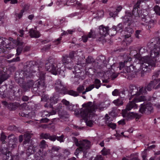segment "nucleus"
Instances as JSON below:
<instances>
[{"mask_svg":"<svg viewBox=\"0 0 160 160\" xmlns=\"http://www.w3.org/2000/svg\"><path fill=\"white\" fill-rule=\"evenodd\" d=\"M49 135L48 133H42L40 135V137L41 138L47 139H48L49 137Z\"/></svg>","mask_w":160,"mask_h":160,"instance_id":"nucleus-41","label":"nucleus"},{"mask_svg":"<svg viewBox=\"0 0 160 160\" xmlns=\"http://www.w3.org/2000/svg\"><path fill=\"white\" fill-rule=\"evenodd\" d=\"M37 87H34L33 89H32V91H35L36 92H44L45 91V88H44L43 89H42V88H41V87L40 88H39L38 87V86H40L38 82L37 83Z\"/></svg>","mask_w":160,"mask_h":160,"instance_id":"nucleus-31","label":"nucleus"},{"mask_svg":"<svg viewBox=\"0 0 160 160\" xmlns=\"http://www.w3.org/2000/svg\"><path fill=\"white\" fill-rule=\"evenodd\" d=\"M93 122L92 120L86 121V123L87 125L89 127H92V126Z\"/></svg>","mask_w":160,"mask_h":160,"instance_id":"nucleus-62","label":"nucleus"},{"mask_svg":"<svg viewBox=\"0 0 160 160\" xmlns=\"http://www.w3.org/2000/svg\"><path fill=\"white\" fill-rule=\"evenodd\" d=\"M156 21L151 18V20H150V22H148L147 24V25H148V28H151L152 27H153L154 24L156 23Z\"/></svg>","mask_w":160,"mask_h":160,"instance_id":"nucleus-42","label":"nucleus"},{"mask_svg":"<svg viewBox=\"0 0 160 160\" xmlns=\"http://www.w3.org/2000/svg\"><path fill=\"white\" fill-rule=\"evenodd\" d=\"M89 160H104V158L102 155H98L95 157H91Z\"/></svg>","mask_w":160,"mask_h":160,"instance_id":"nucleus-34","label":"nucleus"},{"mask_svg":"<svg viewBox=\"0 0 160 160\" xmlns=\"http://www.w3.org/2000/svg\"><path fill=\"white\" fill-rule=\"evenodd\" d=\"M153 10L157 15L160 16V7L158 5H155L154 7Z\"/></svg>","mask_w":160,"mask_h":160,"instance_id":"nucleus-36","label":"nucleus"},{"mask_svg":"<svg viewBox=\"0 0 160 160\" xmlns=\"http://www.w3.org/2000/svg\"><path fill=\"white\" fill-rule=\"evenodd\" d=\"M141 31L139 30H137L136 31L135 34V37L137 38H139V35L140 34Z\"/></svg>","mask_w":160,"mask_h":160,"instance_id":"nucleus-63","label":"nucleus"},{"mask_svg":"<svg viewBox=\"0 0 160 160\" xmlns=\"http://www.w3.org/2000/svg\"><path fill=\"white\" fill-rule=\"evenodd\" d=\"M80 144L78 147L82 149L83 152H85V151H87V149H89L91 146L90 142L88 140H84L80 141Z\"/></svg>","mask_w":160,"mask_h":160,"instance_id":"nucleus-13","label":"nucleus"},{"mask_svg":"<svg viewBox=\"0 0 160 160\" xmlns=\"http://www.w3.org/2000/svg\"><path fill=\"white\" fill-rule=\"evenodd\" d=\"M108 127L110 128L113 129H114L116 128V125L115 123L112 122L109 125H107Z\"/></svg>","mask_w":160,"mask_h":160,"instance_id":"nucleus-54","label":"nucleus"},{"mask_svg":"<svg viewBox=\"0 0 160 160\" xmlns=\"http://www.w3.org/2000/svg\"><path fill=\"white\" fill-rule=\"evenodd\" d=\"M66 94H68L74 97H77L79 95L78 93L77 92L72 90L66 91Z\"/></svg>","mask_w":160,"mask_h":160,"instance_id":"nucleus-27","label":"nucleus"},{"mask_svg":"<svg viewBox=\"0 0 160 160\" xmlns=\"http://www.w3.org/2000/svg\"><path fill=\"white\" fill-rule=\"evenodd\" d=\"M116 29L117 32L120 31V32L122 31L123 29L122 24L121 23H119L118 25L116 26Z\"/></svg>","mask_w":160,"mask_h":160,"instance_id":"nucleus-46","label":"nucleus"},{"mask_svg":"<svg viewBox=\"0 0 160 160\" xmlns=\"http://www.w3.org/2000/svg\"><path fill=\"white\" fill-rule=\"evenodd\" d=\"M24 12L23 9L21 10L19 13H16L15 15L16 17H18L19 19H20L22 17Z\"/></svg>","mask_w":160,"mask_h":160,"instance_id":"nucleus-48","label":"nucleus"},{"mask_svg":"<svg viewBox=\"0 0 160 160\" xmlns=\"http://www.w3.org/2000/svg\"><path fill=\"white\" fill-rule=\"evenodd\" d=\"M72 138L76 145L78 147V146L80 144V141L79 142H78V139L76 138L75 137H72Z\"/></svg>","mask_w":160,"mask_h":160,"instance_id":"nucleus-61","label":"nucleus"},{"mask_svg":"<svg viewBox=\"0 0 160 160\" xmlns=\"http://www.w3.org/2000/svg\"><path fill=\"white\" fill-rule=\"evenodd\" d=\"M138 8L137 7H136L134 8L132 13H131L128 11L131 14L132 16L130 18V20H136L137 21L136 18L138 17L139 15V13L138 12Z\"/></svg>","mask_w":160,"mask_h":160,"instance_id":"nucleus-16","label":"nucleus"},{"mask_svg":"<svg viewBox=\"0 0 160 160\" xmlns=\"http://www.w3.org/2000/svg\"><path fill=\"white\" fill-rule=\"evenodd\" d=\"M131 60L130 57H128V61H124V62H120L119 63V68L120 70H121L125 65V63L127 62L128 61H130Z\"/></svg>","mask_w":160,"mask_h":160,"instance_id":"nucleus-38","label":"nucleus"},{"mask_svg":"<svg viewBox=\"0 0 160 160\" xmlns=\"http://www.w3.org/2000/svg\"><path fill=\"white\" fill-rule=\"evenodd\" d=\"M48 96L47 95H43L42 96L41 100L42 101H46L48 99Z\"/></svg>","mask_w":160,"mask_h":160,"instance_id":"nucleus-60","label":"nucleus"},{"mask_svg":"<svg viewBox=\"0 0 160 160\" xmlns=\"http://www.w3.org/2000/svg\"><path fill=\"white\" fill-rule=\"evenodd\" d=\"M151 20V18L148 16H143V17H142L141 21L142 22V24H144L143 23V22H144L146 23V24H147L149 22H150V20Z\"/></svg>","mask_w":160,"mask_h":160,"instance_id":"nucleus-29","label":"nucleus"},{"mask_svg":"<svg viewBox=\"0 0 160 160\" xmlns=\"http://www.w3.org/2000/svg\"><path fill=\"white\" fill-rule=\"evenodd\" d=\"M138 91V88L136 86H131L129 87V92L132 95H138L141 94H145L147 92L146 89L143 87L140 88L139 91Z\"/></svg>","mask_w":160,"mask_h":160,"instance_id":"nucleus-8","label":"nucleus"},{"mask_svg":"<svg viewBox=\"0 0 160 160\" xmlns=\"http://www.w3.org/2000/svg\"><path fill=\"white\" fill-rule=\"evenodd\" d=\"M20 61V58L19 57H17L16 58H13L11 60H9V62H17Z\"/></svg>","mask_w":160,"mask_h":160,"instance_id":"nucleus-55","label":"nucleus"},{"mask_svg":"<svg viewBox=\"0 0 160 160\" xmlns=\"http://www.w3.org/2000/svg\"><path fill=\"white\" fill-rule=\"evenodd\" d=\"M150 57L148 56L142 57L140 60L141 67L143 71L148 67H154L157 62L160 63V45L157 44L154 46L151 51Z\"/></svg>","mask_w":160,"mask_h":160,"instance_id":"nucleus-1","label":"nucleus"},{"mask_svg":"<svg viewBox=\"0 0 160 160\" xmlns=\"http://www.w3.org/2000/svg\"><path fill=\"white\" fill-rule=\"evenodd\" d=\"M55 89L56 92L63 94H66V88L64 87L61 81L58 80L56 81L55 85Z\"/></svg>","mask_w":160,"mask_h":160,"instance_id":"nucleus-10","label":"nucleus"},{"mask_svg":"<svg viewBox=\"0 0 160 160\" xmlns=\"http://www.w3.org/2000/svg\"><path fill=\"white\" fill-rule=\"evenodd\" d=\"M15 45L13 42H10L9 43L6 45V47L3 48H0V52L5 53L6 51H5L6 48L8 49L9 50L15 47Z\"/></svg>","mask_w":160,"mask_h":160,"instance_id":"nucleus-18","label":"nucleus"},{"mask_svg":"<svg viewBox=\"0 0 160 160\" xmlns=\"http://www.w3.org/2000/svg\"><path fill=\"white\" fill-rule=\"evenodd\" d=\"M54 60L52 58L48 59L45 64L46 70L51 72L54 75H56V71L55 69V64H54Z\"/></svg>","mask_w":160,"mask_h":160,"instance_id":"nucleus-7","label":"nucleus"},{"mask_svg":"<svg viewBox=\"0 0 160 160\" xmlns=\"http://www.w3.org/2000/svg\"><path fill=\"white\" fill-rule=\"evenodd\" d=\"M147 150L145 149L142 153V158L143 160L146 159V158L147 155Z\"/></svg>","mask_w":160,"mask_h":160,"instance_id":"nucleus-50","label":"nucleus"},{"mask_svg":"<svg viewBox=\"0 0 160 160\" xmlns=\"http://www.w3.org/2000/svg\"><path fill=\"white\" fill-rule=\"evenodd\" d=\"M29 33L30 36L31 38H39L40 36L39 32L38 31L33 29H31Z\"/></svg>","mask_w":160,"mask_h":160,"instance_id":"nucleus-21","label":"nucleus"},{"mask_svg":"<svg viewBox=\"0 0 160 160\" xmlns=\"http://www.w3.org/2000/svg\"><path fill=\"white\" fill-rule=\"evenodd\" d=\"M39 146L41 148H44L48 146L46 142L44 140H42L40 142Z\"/></svg>","mask_w":160,"mask_h":160,"instance_id":"nucleus-40","label":"nucleus"},{"mask_svg":"<svg viewBox=\"0 0 160 160\" xmlns=\"http://www.w3.org/2000/svg\"><path fill=\"white\" fill-rule=\"evenodd\" d=\"M94 83L95 84L94 86H95V87L97 89H98L101 86V81L99 80L98 79H96L95 80Z\"/></svg>","mask_w":160,"mask_h":160,"instance_id":"nucleus-35","label":"nucleus"},{"mask_svg":"<svg viewBox=\"0 0 160 160\" xmlns=\"http://www.w3.org/2000/svg\"><path fill=\"white\" fill-rule=\"evenodd\" d=\"M109 28L108 27H104L103 25H101L99 28V33L101 36L100 38V41L103 40L104 37L109 34Z\"/></svg>","mask_w":160,"mask_h":160,"instance_id":"nucleus-11","label":"nucleus"},{"mask_svg":"<svg viewBox=\"0 0 160 160\" xmlns=\"http://www.w3.org/2000/svg\"><path fill=\"white\" fill-rule=\"evenodd\" d=\"M152 85L153 86V88L155 89H158L160 88V79H155L151 81Z\"/></svg>","mask_w":160,"mask_h":160,"instance_id":"nucleus-20","label":"nucleus"},{"mask_svg":"<svg viewBox=\"0 0 160 160\" xmlns=\"http://www.w3.org/2000/svg\"><path fill=\"white\" fill-rule=\"evenodd\" d=\"M94 88V85L92 84L86 88L85 91L82 92L83 94H85L86 92L90 91Z\"/></svg>","mask_w":160,"mask_h":160,"instance_id":"nucleus-39","label":"nucleus"},{"mask_svg":"<svg viewBox=\"0 0 160 160\" xmlns=\"http://www.w3.org/2000/svg\"><path fill=\"white\" fill-rule=\"evenodd\" d=\"M94 59L91 57H88L86 59V62L87 64H90L94 62Z\"/></svg>","mask_w":160,"mask_h":160,"instance_id":"nucleus-43","label":"nucleus"},{"mask_svg":"<svg viewBox=\"0 0 160 160\" xmlns=\"http://www.w3.org/2000/svg\"><path fill=\"white\" fill-rule=\"evenodd\" d=\"M122 115L127 120H129L137 117L138 114L134 112L128 113L126 110H122Z\"/></svg>","mask_w":160,"mask_h":160,"instance_id":"nucleus-12","label":"nucleus"},{"mask_svg":"<svg viewBox=\"0 0 160 160\" xmlns=\"http://www.w3.org/2000/svg\"><path fill=\"white\" fill-rule=\"evenodd\" d=\"M62 39V37H59V38L57 39L56 40L53 41V42L55 44L58 45L60 44L61 42V40Z\"/></svg>","mask_w":160,"mask_h":160,"instance_id":"nucleus-57","label":"nucleus"},{"mask_svg":"<svg viewBox=\"0 0 160 160\" xmlns=\"http://www.w3.org/2000/svg\"><path fill=\"white\" fill-rule=\"evenodd\" d=\"M49 114L50 113L49 112L46 111H44L42 112V117H45L48 116H49Z\"/></svg>","mask_w":160,"mask_h":160,"instance_id":"nucleus-64","label":"nucleus"},{"mask_svg":"<svg viewBox=\"0 0 160 160\" xmlns=\"http://www.w3.org/2000/svg\"><path fill=\"white\" fill-rule=\"evenodd\" d=\"M112 103L117 106H120L122 105L123 104L122 99L121 98H118L114 100Z\"/></svg>","mask_w":160,"mask_h":160,"instance_id":"nucleus-26","label":"nucleus"},{"mask_svg":"<svg viewBox=\"0 0 160 160\" xmlns=\"http://www.w3.org/2000/svg\"><path fill=\"white\" fill-rule=\"evenodd\" d=\"M49 100L51 104H55L58 102V97L56 95L53 94L50 97Z\"/></svg>","mask_w":160,"mask_h":160,"instance_id":"nucleus-25","label":"nucleus"},{"mask_svg":"<svg viewBox=\"0 0 160 160\" xmlns=\"http://www.w3.org/2000/svg\"><path fill=\"white\" fill-rule=\"evenodd\" d=\"M63 63L58 62L56 65L55 64V69L56 71V75L60 74L61 71L62 70L61 68L63 66Z\"/></svg>","mask_w":160,"mask_h":160,"instance_id":"nucleus-22","label":"nucleus"},{"mask_svg":"<svg viewBox=\"0 0 160 160\" xmlns=\"http://www.w3.org/2000/svg\"><path fill=\"white\" fill-rule=\"evenodd\" d=\"M61 102L64 105H65L67 107L69 105L70 102L65 99H63Z\"/></svg>","mask_w":160,"mask_h":160,"instance_id":"nucleus-59","label":"nucleus"},{"mask_svg":"<svg viewBox=\"0 0 160 160\" xmlns=\"http://www.w3.org/2000/svg\"><path fill=\"white\" fill-rule=\"evenodd\" d=\"M34 82L33 81H29L24 86H23V88L25 90H28V89L31 88L33 85Z\"/></svg>","mask_w":160,"mask_h":160,"instance_id":"nucleus-28","label":"nucleus"},{"mask_svg":"<svg viewBox=\"0 0 160 160\" xmlns=\"http://www.w3.org/2000/svg\"><path fill=\"white\" fill-rule=\"evenodd\" d=\"M8 107L10 110H13L15 108V104L13 103H10L8 104Z\"/></svg>","mask_w":160,"mask_h":160,"instance_id":"nucleus-56","label":"nucleus"},{"mask_svg":"<svg viewBox=\"0 0 160 160\" xmlns=\"http://www.w3.org/2000/svg\"><path fill=\"white\" fill-rule=\"evenodd\" d=\"M24 141L23 144L25 145L27 144V146H29L27 150V152H29L30 154H33L34 152L37 151V147L34 145L33 147H30V143L31 142V138L32 134L28 132H26L24 134Z\"/></svg>","mask_w":160,"mask_h":160,"instance_id":"nucleus-5","label":"nucleus"},{"mask_svg":"<svg viewBox=\"0 0 160 160\" xmlns=\"http://www.w3.org/2000/svg\"><path fill=\"white\" fill-rule=\"evenodd\" d=\"M131 16L132 14L129 12L127 11L125 12V15L123 17L124 24L126 25L127 24V26L125 28L126 31L129 33L128 34L130 35L134 32V30L131 25L137 21L136 20H130Z\"/></svg>","mask_w":160,"mask_h":160,"instance_id":"nucleus-4","label":"nucleus"},{"mask_svg":"<svg viewBox=\"0 0 160 160\" xmlns=\"http://www.w3.org/2000/svg\"><path fill=\"white\" fill-rule=\"evenodd\" d=\"M23 77L19 78L17 81L18 83L20 86H22V84L24 82V78H25L30 77L32 75V73L29 70H27L23 71Z\"/></svg>","mask_w":160,"mask_h":160,"instance_id":"nucleus-15","label":"nucleus"},{"mask_svg":"<svg viewBox=\"0 0 160 160\" xmlns=\"http://www.w3.org/2000/svg\"><path fill=\"white\" fill-rule=\"evenodd\" d=\"M110 104L109 101H106L105 102L101 103L97 105H94L92 102H88L82 105L83 108L81 109L80 115L83 118L87 119L88 117L89 114V115L91 112L94 111L96 109L102 111L108 107Z\"/></svg>","mask_w":160,"mask_h":160,"instance_id":"nucleus-2","label":"nucleus"},{"mask_svg":"<svg viewBox=\"0 0 160 160\" xmlns=\"http://www.w3.org/2000/svg\"><path fill=\"white\" fill-rule=\"evenodd\" d=\"M9 77V75L6 72H3L0 75V84L7 79Z\"/></svg>","mask_w":160,"mask_h":160,"instance_id":"nucleus-24","label":"nucleus"},{"mask_svg":"<svg viewBox=\"0 0 160 160\" xmlns=\"http://www.w3.org/2000/svg\"><path fill=\"white\" fill-rule=\"evenodd\" d=\"M45 73L42 72H39L38 73L39 77V81L38 83L40 86H38V87L40 88H46V86H45V83L44 82V79L45 78Z\"/></svg>","mask_w":160,"mask_h":160,"instance_id":"nucleus-14","label":"nucleus"},{"mask_svg":"<svg viewBox=\"0 0 160 160\" xmlns=\"http://www.w3.org/2000/svg\"><path fill=\"white\" fill-rule=\"evenodd\" d=\"M62 62L64 67L69 69H71L73 66V62L71 58L69 57L68 55H64L62 57Z\"/></svg>","mask_w":160,"mask_h":160,"instance_id":"nucleus-9","label":"nucleus"},{"mask_svg":"<svg viewBox=\"0 0 160 160\" xmlns=\"http://www.w3.org/2000/svg\"><path fill=\"white\" fill-rule=\"evenodd\" d=\"M83 152V150L82 149L78 147V148H77L75 151V154L76 156H78V154L80 152Z\"/></svg>","mask_w":160,"mask_h":160,"instance_id":"nucleus-53","label":"nucleus"},{"mask_svg":"<svg viewBox=\"0 0 160 160\" xmlns=\"http://www.w3.org/2000/svg\"><path fill=\"white\" fill-rule=\"evenodd\" d=\"M23 43L22 42H18V46L17 49V54L18 55H19L21 53L22 49Z\"/></svg>","mask_w":160,"mask_h":160,"instance_id":"nucleus-30","label":"nucleus"},{"mask_svg":"<svg viewBox=\"0 0 160 160\" xmlns=\"http://www.w3.org/2000/svg\"><path fill=\"white\" fill-rule=\"evenodd\" d=\"M105 123L107 125L112 122V118L110 117L107 114L105 115Z\"/></svg>","mask_w":160,"mask_h":160,"instance_id":"nucleus-33","label":"nucleus"},{"mask_svg":"<svg viewBox=\"0 0 160 160\" xmlns=\"http://www.w3.org/2000/svg\"><path fill=\"white\" fill-rule=\"evenodd\" d=\"M153 111V107L152 104L150 102L143 103L141 104L139 109V112L142 113L149 114Z\"/></svg>","mask_w":160,"mask_h":160,"instance_id":"nucleus-6","label":"nucleus"},{"mask_svg":"<svg viewBox=\"0 0 160 160\" xmlns=\"http://www.w3.org/2000/svg\"><path fill=\"white\" fill-rule=\"evenodd\" d=\"M122 8V7L121 6H118L116 9V11L115 12V15H117L118 13L121 11Z\"/></svg>","mask_w":160,"mask_h":160,"instance_id":"nucleus-52","label":"nucleus"},{"mask_svg":"<svg viewBox=\"0 0 160 160\" xmlns=\"http://www.w3.org/2000/svg\"><path fill=\"white\" fill-rule=\"evenodd\" d=\"M95 37V35L94 32L92 30H91L88 35H84L82 36V38L84 42H86L89 38H94Z\"/></svg>","mask_w":160,"mask_h":160,"instance_id":"nucleus-17","label":"nucleus"},{"mask_svg":"<svg viewBox=\"0 0 160 160\" xmlns=\"http://www.w3.org/2000/svg\"><path fill=\"white\" fill-rule=\"evenodd\" d=\"M101 152L102 155L105 156L110 154V150L109 149H107L104 147L101 151Z\"/></svg>","mask_w":160,"mask_h":160,"instance_id":"nucleus-37","label":"nucleus"},{"mask_svg":"<svg viewBox=\"0 0 160 160\" xmlns=\"http://www.w3.org/2000/svg\"><path fill=\"white\" fill-rule=\"evenodd\" d=\"M130 34H127L124 36L123 41L127 44H129L132 42V39Z\"/></svg>","mask_w":160,"mask_h":160,"instance_id":"nucleus-23","label":"nucleus"},{"mask_svg":"<svg viewBox=\"0 0 160 160\" xmlns=\"http://www.w3.org/2000/svg\"><path fill=\"white\" fill-rule=\"evenodd\" d=\"M146 88L148 91H150L152 89L154 88L153 86L152 85L151 82L148 85Z\"/></svg>","mask_w":160,"mask_h":160,"instance_id":"nucleus-51","label":"nucleus"},{"mask_svg":"<svg viewBox=\"0 0 160 160\" xmlns=\"http://www.w3.org/2000/svg\"><path fill=\"white\" fill-rule=\"evenodd\" d=\"M84 89V86L82 85H80L77 88V92L79 93H81Z\"/></svg>","mask_w":160,"mask_h":160,"instance_id":"nucleus-45","label":"nucleus"},{"mask_svg":"<svg viewBox=\"0 0 160 160\" xmlns=\"http://www.w3.org/2000/svg\"><path fill=\"white\" fill-rule=\"evenodd\" d=\"M6 138V136L3 133H2L1 135L0 140L2 143H5L6 142L5 140Z\"/></svg>","mask_w":160,"mask_h":160,"instance_id":"nucleus-49","label":"nucleus"},{"mask_svg":"<svg viewBox=\"0 0 160 160\" xmlns=\"http://www.w3.org/2000/svg\"><path fill=\"white\" fill-rule=\"evenodd\" d=\"M112 95L113 96H118L120 95L119 90L118 89H115L112 92Z\"/></svg>","mask_w":160,"mask_h":160,"instance_id":"nucleus-44","label":"nucleus"},{"mask_svg":"<svg viewBox=\"0 0 160 160\" xmlns=\"http://www.w3.org/2000/svg\"><path fill=\"white\" fill-rule=\"evenodd\" d=\"M56 138L57 136L55 135H53L52 136H50V135H49V137L48 139L52 141H54L56 139Z\"/></svg>","mask_w":160,"mask_h":160,"instance_id":"nucleus-58","label":"nucleus"},{"mask_svg":"<svg viewBox=\"0 0 160 160\" xmlns=\"http://www.w3.org/2000/svg\"><path fill=\"white\" fill-rule=\"evenodd\" d=\"M8 139L9 141V143L10 144H12V146L14 145L17 141V138L13 134L9 135L8 136Z\"/></svg>","mask_w":160,"mask_h":160,"instance_id":"nucleus-19","label":"nucleus"},{"mask_svg":"<svg viewBox=\"0 0 160 160\" xmlns=\"http://www.w3.org/2000/svg\"><path fill=\"white\" fill-rule=\"evenodd\" d=\"M64 136L63 134L62 135L59 137L57 136L56 139L59 141L60 142H64Z\"/></svg>","mask_w":160,"mask_h":160,"instance_id":"nucleus-47","label":"nucleus"},{"mask_svg":"<svg viewBox=\"0 0 160 160\" xmlns=\"http://www.w3.org/2000/svg\"><path fill=\"white\" fill-rule=\"evenodd\" d=\"M117 32L116 29V26H114L112 27V28L109 30V34L111 35H114Z\"/></svg>","mask_w":160,"mask_h":160,"instance_id":"nucleus-32","label":"nucleus"},{"mask_svg":"<svg viewBox=\"0 0 160 160\" xmlns=\"http://www.w3.org/2000/svg\"><path fill=\"white\" fill-rule=\"evenodd\" d=\"M159 97H160V92L154 93L153 97H151L149 96L145 97L141 96L140 97L135 98L132 101H130L128 103L125 110L127 111V110L129 111L132 108L134 109L137 108L138 106L135 104L136 103L145 101H151L152 102L155 100L158 99Z\"/></svg>","mask_w":160,"mask_h":160,"instance_id":"nucleus-3","label":"nucleus"}]
</instances>
